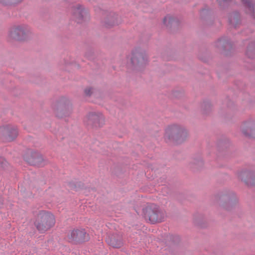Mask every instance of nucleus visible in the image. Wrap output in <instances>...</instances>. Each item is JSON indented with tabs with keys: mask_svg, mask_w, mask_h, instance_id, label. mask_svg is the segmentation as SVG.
Here are the masks:
<instances>
[{
	"mask_svg": "<svg viewBox=\"0 0 255 255\" xmlns=\"http://www.w3.org/2000/svg\"><path fill=\"white\" fill-rule=\"evenodd\" d=\"M187 136V129L180 125H170L165 130L164 137L168 139L181 141L185 139Z\"/></svg>",
	"mask_w": 255,
	"mask_h": 255,
	"instance_id": "nucleus-2",
	"label": "nucleus"
},
{
	"mask_svg": "<svg viewBox=\"0 0 255 255\" xmlns=\"http://www.w3.org/2000/svg\"><path fill=\"white\" fill-rule=\"evenodd\" d=\"M128 58L129 64L135 67H142L148 62V58L145 53L140 50L132 51Z\"/></svg>",
	"mask_w": 255,
	"mask_h": 255,
	"instance_id": "nucleus-5",
	"label": "nucleus"
},
{
	"mask_svg": "<svg viewBox=\"0 0 255 255\" xmlns=\"http://www.w3.org/2000/svg\"><path fill=\"white\" fill-rule=\"evenodd\" d=\"M55 224L54 216L48 212L41 211L37 216L35 225L37 230L41 232H44L51 228Z\"/></svg>",
	"mask_w": 255,
	"mask_h": 255,
	"instance_id": "nucleus-3",
	"label": "nucleus"
},
{
	"mask_svg": "<svg viewBox=\"0 0 255 255\" xmlns=\"http://www.w3.org/2000/svg\"><path fill=\"white\" fill-rule=\"evenodd\" d=\"M143 214L145 219L152 224L161 222L164 218L163 213L153 204H148L143 209Z\"/></svg>",
	"mask_w": 255,
	"mask_h": 255,
	"instance_id": "nucleus-4",
	"label": "nucleus"
},
{
	"mask_svg": "<svg viewBox=\"0 0 255 255\" xmlns=\"http://www.w3.org/2000/svg\"><path fill=\"white\" fill-rule=\"evenodd\" d=\"M86 235L85 231L83 229L75 230L71 232L68 235V238L71 241L82 242L86 240Z\"/></svg>",
	"mask_w": 255,
	"mask_h": 255,
	"instance_id": "nucleus-9",
	"label": "nucleus"
},
{
	"mask_svg": "<svg viewBox=\"0 0 255 255\" xmlns=\"http://www.w3.org/2000/svg\"><path fill=\"white\" fill-rule=\"evenodd\" d=\"M248 173L246 172V171H244V172H241L239 175V177L242 179V180H243V177H242V175L243 174H247Z\"/></svg>",
	"mask_w": 255,
	"mask_h": 255,
	"instance_id": "nucleus-16",
	"label": "nucleus"
},
{
	"mask_svg": "<svg viewBox=\"0 0 255 255\" xmlns=\"http://www.w3.org/2000/svg\"><path fill=\"white\" fill-rule=\"evenodd\" d=\"M93 92V89L92 88H86L84 90V93L87 96H90Z\"/></svg>",
	"mask_w": 255,
	"mask_h": 255,
	"instance_id": "nucleus-15",
	"label": "nucleus"
},
{
	"mask_svg": "<svg viewBox=\"0 0 255 255\" xmlns=\"http://www.w3.org/2000/svg\"><path fill=\"white\" fill-rule=\"evenodd\" d=\"M253 128V123L252 122L245 123L242 126L241 129L243 133L245 135L249 134V131L251 130Z\"/></svg>",
	"mask_w": 255,
	"mask_h": 255,
	"instance_id": "nucleus-11",
	"label": "nucleus"
},
{
	"mask_svg": "<svg viewBox=\"0 0 255 255\" xmlns=\"http://www.w3.org/2000/svg\"><path fill=\"white\" fill-rule=\"evenodd\" d=\"M21 0H0V3L4 5L11 4L20 2Z\"/></svg>",
	"mask_w": 255,
	"mask_h": 255,
	"instance_id": "nucleus-13",
	"label": "nucleus"
},
{
	"mask_svg": "<svg viewBox=\"0 0 255 255\" xmlns=\"http://www.w3.org/2000/svg\"><path fill=\"white\" fill-rule=\"evenodd\" d=\"M85 120L89 124H93L99 127L102 126L105 123V118L100 112L90 113L86 117Z\"/></svg>",
	"mask_w": 255,
	"mask_h": 255,
	"instance_id": "nucleus-8",
	"label": "nucleus"
},
{
	"mask_svg": "<svg viewBox=\"0 0 255 255\" xmlns=\"http://www.w3.org/2000/svg\"><path fill=\"white\" fill-rule=\"evenodd\" d=\"M72 15L78 23H82L89 19V14L88 9L83 5L76 4L71 8Z\"/></svg>",
	"mask_w": 255,
	"mask_h": 255,
	"instance_id": "nucleus-6",
	"label": "nucleus"
},
{
	"mask_svg": "<svg viewBox=\"0 0 255 255\" xmlns=\"http://www.w3.org/2000/svg\"><path fill=\"white\" fill-rule=\"evenodd\" d=\"M43 161L42 157L40 155L37 156L34 159V163L38 166H42L41 162Z\"/></svg>",
	"mask_w": 255,
	"mask_h": 255,
	"instance_id": "nucleus-14",
	"label": "nucleus"
},
{
	"mask_svg": "<svg viewBox=\"0 0 255 255\" xmlns=\"http://www.w3.org/2000/svg\"><path fill=\"white\" fill-rule=\"evenodd\" d=\"M0 130L5 140L7 141L14 140L18 134L16 127L11 125L2 127Z\"/></svg>",
	"mask_w": 255,
	"mask_h": 255,
	"instance_id": "nucleus-7",
	"label": "nucleus"
},
{
	"mask_svg": "<svg viewBox=\"0 0 255 255\" xmlns=\"http://www.w3.org/2000/svg\"><path fill=\"white\" fill-rule=\"evenodd\" d=\"M175 21V19L172 16L166 15L163 19V23L166 26H169Z\"/></svg>",
	"mask_w": 255,
	"mask_h": 255,
	"instance_id": "nucleus-12",
	"label": "nucleus"
},
{
	"mask_svg": "<svg viewBox=\"0 0 255 255\" xmlns=\"http://www.w3.org/2000/svg\"><path fill=\"white\" fill-rule=\"evenodd\" d=\"M32 35V29L28 24L18 23L9 28L7 39L9 41L23 42L29 39Z\"/></svg>",
	"mask_w": 255,
	"mask_h": 255,
	"instance_id": "nucleus-1",
	"label": "nucleus"
},
{
	"mask_svg": "<svg viewBox=\"0 0 255 255\" xmlns=\"http://www.w3.org/2000/svg\"><path fill=\"white\" fill-rule=\"evenodd\" d=\"M107 242L110 246L116 248H120L122 245L121 241L116 240L114 237H109L107 239Z\"/></svg>",
	"mask_w": 255,
	"mask_h": 255,
	"instance_id": "nucleus-10",
	"label": "nucleus"
}]
</instances>
